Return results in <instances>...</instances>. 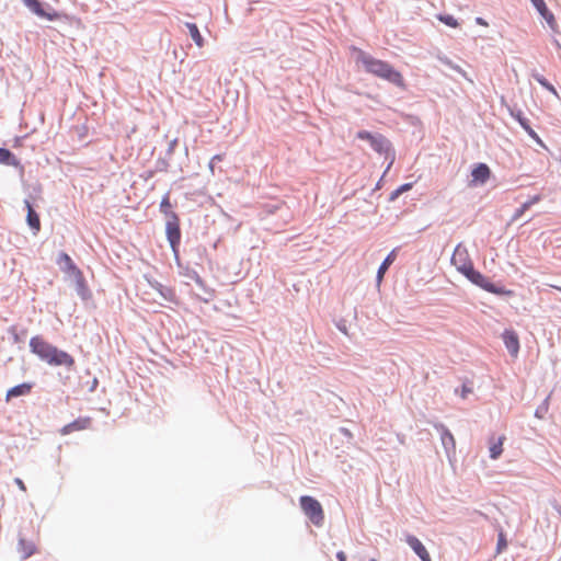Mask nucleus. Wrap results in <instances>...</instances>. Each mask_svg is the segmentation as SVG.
Returning <instances> with one entry per match:
<instances>
[{"instance_id":"nucleus-31","label":"nucleus","mask_w":561,"mask_h":561,"mask_svg":"<svg viewBox=\"0 0 561 561\" xmlns=\"http://www.w3.org/2000/svg\"><path fill=\"white\" fill-rule=\"evenodd\" d=\"M531 77L534 78L535 81H537L542 88L546 87L547 83H549V81L540 73L538 72H533L531 73Z\"/></svg>"},{"instance_id":"nucleus-37","label":"nucleus","mask_w":561,"mask_h":561,"mask_svg":"<svg viewBox=\"0 0 561 561\" xmlns=\"http://www.w3.org/2000/svg\"><path fill=\"white\" fill-rule=\"evenodd\" d=\"M543 89L558 96L556 88L550 82L547 83L546 87H543Z\"/></svg>"},{"instance_id":"nucleus-10","label":"nucleus","mask_w":561,"mask_h":561,"mask_svg":"<svg viewBox=\"0 0 561 561\" xmlns=\"http://www.w3.org/2000/svg\"><path fill=\"white\" fill-rule=\"evenodd\" d=\"M476 388L477 382L474 379H461V387L459 392L460 399L469 401V403H476L479 400V397L474 392Z\"/></svg>"},{"instance_id":"nucleus-14","label":"nucleus","mask_w":561,"mask_h":561,"mask_svg":"<svg viewBox=\"0 0 561 561\" xmlns=\"http://www.w3.org/2000/svg\"><path fill=\"white\" fill-rule=\"evenodd\" d=\"M23 3L32 11L34 12L36 15L41 16V18H45L49 21H54L57 19V13H47L43 10L42 8V3L38 1V0H22Z\"/></svg>"},{"instance_id":"nucleus-41","label":"nucleus","mask_w":561,"mask_h":561,"mask_svg":"<svg viewBox=\"0 0 561 561\" xmlns=\"http://www.w3.org/2000/svg\"><path fill=\"white\" fill-rule=\"evenodd\" d=\"M447 438H448L449 442L453 443L454 438H453V436L450 434L447 435Z\"/></svg>"},{"instance_id":"nucleus-18","label":"nucleus","mask_w":561,"mask_h":561,"mask_svg":"<svg viewBox=\"0 0 561 561\" xmlns=\"http://www.w3.org/2000/svg\"><path fill=\"white\" fill-rule=\"evenodd\" d=\"M397 257V249H393L388 255L387 257L383 260V262L381 263V265L379 266L378 268V272H377V284L380 285L381 282H382V278L385 276V273L387 272V270L389 268V266L394 262Z\"/></svg>"},{"instance_id":"nucleus-24","label":"nucleus","mask_w":561,"mask_h":561,"mask_svg":"<svg viewBox=\"0 0 561 561\" xmlns=\"http://www.w3.org/2000/svg\"><path fill=\"white\" fill-rule=\"evenodd\" d=\"M152 287L167 300L175 301V291L170 287H164L160 283L152 284Z\"/></svg>"},{"instance_id":"nucleus-12","label":"nucleus","mask_w":561,"mask_h":561,"mask_svg":"<svg viewBox=\"0 0 561 561\" xmlns=\"http://www.w3.org/2000/svg\"><path fill=\"white\" fill-rule=\"evenodd\" d=\"M90 425H91L90 417H88V416L79 417V419L75 420L73 422L62 426L59 432L61 435L65 436V435L71 434L73 432L84 431V430L89 428Z\"/></svg>"},{"instance_id":"nucleus-20","label":"nucleus","mask_w":561,"mask_h":561,"mask_svg":"<svg viewBox=\"0 0 561 561\" xmlns=\"http://www.w3.org/2000/svg\"><path fill=\"white\" fill-rule=\"evenodd\" d=\"M503 440L504 437H499L496 440H494V437H492V442L489 448L490 451V458L495 460L497 459L502 453H503Z\"/></svg>"},{"instance_id":"nucleus-33","label":"nucleus","mask_w":561,"mask_h":561,"mask_svg":"<svg viewBox=\"0 0 561 561\" xmlns=\"http://www.w3.org/2000/svg\"><path fill=\"white\" fill-rule=\"evenodd\" d=\"M539 201H541V196L539 194L531 196L528 201L525 202V204L528 205L530 208L533 205L537 204Z\"/></svg>"},{"instance_id":"nucleus-7","label":"nucleus","mask_w":561,"mask_h":561,"mask_svg":"<svg viewBox=\"0 0 561 561\" xmlns=\"http://www.w3.org/2000/svg\"><path fill=\"white\" fill-rule=\"evenodd\" d=\"M165 233L172 250L176 252L181 240V230L179 218L174 213H171V219L165 225Z\"/></svg>"},{"instance_id":"nucleus-5","label":"nucleus","mask_w":561,"mask_h":561,"mask_svg":"<svg viewBox=\"0 0 561 561\" xmlns=\"http://www.w3.org/2000/svg\"><path fill=\"white\" fill-rule=\"evenodd\" d=\"M458 273H461L470 283L482 289L484 288V284L489 280L488 277L474 268L470 261L458 265Z\"/></svg>"},{"instance_id":"nucleus-2","label":"nucleus","mask_w":561,"mask_h":561,"mask_svg":"<svg viewBox=\"0 0 561 561\" xmlns=\"http://www.w3.org/2000/svg\"><path fill=\"white\" fill-rule=\"evenodd\" d=\"M30 348L33 354L50 366H65L67 368L75 366V358L70 354L59 350L39 335L31 337Z\"/></svg>"},{"instance_id":"nucleus-9","label":"nucleus","mask_w":561,"mask_h":561,"mask_svg":"<svg viewBox=\"0 0 561 561\" xmlns=\"http://www.w3.org/2000/svg\"><path fill=\"white\" fill-rule=\"evenodd\" d=\"M502 340L508 354L516 357L520 348L518 334L513 329H505L502 333Z\"/></svg>"},{"instance_id":"nucleus-23","label":"nucleus","mask_w":561,"mask_h":561,"mask_svg":"<svg viewBox=\"0 0 561 561\" xmlns=\"http://www.w3.org/2000/svg\"><path fill=\"white\" fill-rule=\"evenodd\" d=\"M186 27H187L188 33H190L192 39L194 41V43L198 47H203L204 46V38L201 35L197 25L195 23H186Z\"/></svg>"},{"instance_id":"nucleus-30","label":"nucleus","mask_w":561,"mask_h":561,"mask_svg":"<svg viewBox=\"0 0 561 561\" xmlns=\"http://www.w3.org/2000/svg\"><path fill=\"white\" fill-rule=\"evenodd\" d=\"M170 207H171L170 197H169V195H165L161 201L160 209L162 213L168 214Z\"/></svg>"},{"instance_id":"nucleus-13","label":"nucleus","mask_w":561,"mask_h":561,"mask_svg":"<svg viewBox=\"0 0 561 561\" xmlns=\"http://www.w3.org/2000/svg\"><path fill=\"white\" fill-rule=\"evenodd\" d=\"M405 541L422 561H432L426 548L415 536H407Z\"/></svg>"},{"instance_id":"nucleus-22","label":"nucleus","mask_w":561,"mask_h":561,"mask_svg":"<svg viewBox=\"0 0 561 561\" xmlns=\"http://www.w3.org/2000/svg\"><path fill=\"white\" fill-rule=\"evenodd\" d=\"M483 290L497 295V296H504V295H511L512 291L506 289L504 286H499L494 283H492L490 279L488 283L484 284Z\"/></svg>"},{"instance_id":"nucleus-19","label":"nucleus","mask_w":561,"mask_h":561,"mask_svg":"<svg viewBox=\"0 0 561 561\" xmlns=\"http://www.w3.org/2000/svg\"><path fill=\"white\" fill-rule=\"evenodd\" d=\"M36 551V547L33 542L25 539H20L18 543V552L22 560H25L33 556Z\"/></svg>"},{"instance_id":"nucleus-11","label":"nucleus","mask_w":561,"mask_h":561,"mask_svg":"<svg viewBox=\"0 0 561 561\" xmlns=\"http://www.w3.org/2000/svg\"><path fill=\"white\" fill-rule=\"evenodd\" d=\"M533 5L536 8L538 13L542 19L546 20L548 26L553 31L557 32V22L554 19L553 13L548 9L545 0H530Z\"/></svg>"},{"instance_id":"nucleus-27","label":"nucleus","mask_w":561,"mask_h":561,"mask_svg":"<svg viewBox=\"0 0 561 561\" xmlns=\"http://www.w3.org/2000/svg\"><path fill=\"white\" fill-rule=\"evenodd\" d=\"M548 412V398L535 410V416L537 419H543Z\"/></svg>"},{"instance_id":"nucleus-34","label":"nucleus","mask_w":561,"mask_h":561,"mask_svg":"<svg viewBox=\"0 0 561 561\" xmlns=\"http://www.w3.org/2000/svg\"><path fill=\"white\" fill-rule=\"evenodd\" d=\"M216 160H217V161H221V160H222V156H221V154H216V156H214V157L211 158L210 163H209V168H210L211 172L214 171V162H215Z\"/></svg>"},{"instance_id":"nucleus-40","label":"nucleus","mask_w":561,"mask_h":561,"mask_svg":"<svg viewBox=\"0 0 561 561\" xmlns=\"http://www.w3.org/2000/svg\"><path fill=\"white\" fill-rule=\"evenodd\" d=\"M457 248H458V256H461L462 255V253H461V243H458Z\"/></svg>"},{"instance_id":"nucleus-3","label":"nucleus","mask_w":561,"mask_h":561,"mask_svg":"<svg viewBox=\"0 0 561 561\" xmlns=\"http://www.w3.org/2000/svg\"><path fill=\"white\" fill-rule=\"evenodd\" d=\"M300 507L309 520L317 527L324 523V512L318 500L309 495H302L299 499Z\"/></svg>"},{"instance_id":"nucleus-35","label":"nucleus","mask_w":561,"mask_h":561,"mask_svg":"<svg viewBox=\"0 0 561 561\" xmlns=\"http://www.w3.org/2000/svg\"><path fill=\"white\" fill-rule=\"evenodd\" d=\"M458 75H461L466 80H468L471 84H473V80L468 77L467 72L463 71L460 67L457 68Z\"/></svg>"},{"instance_id":"nucleus-39","label":"nucleus","mask_w":561,"mask_h":561,"mask_svg":"<svg viewBox=\"0 0 561 561\" xmlns=\"http://www.w3.org/2000/svg\"><path fill=\"white\" fill-rule=\"evenodd\" d=\"M336 558L339 561H346V554L343 551H339Z\"/></svg>"},{"instance_id":"nucleus-38","label":"nucleus","mask_w":561,"mask_h":561,"mask_svg":"<svg viewBox=\"0 0 561 561\" xmlns=\"http://www.w3.org/2000/svg\"><path fill=\"white\" fill-rule=\"evenodd\" d=\"M474 22L479 25L488 26V22L483 18L477 16Z\"/></svg>"},{"instance_id":"nucleus-21","label":"nucleus","mask_w":561,"mask_h":561,"mask_svg":"<svg viewBox=\"0 0 561 561\" xmlns=\"http://www.w3.org/2000/svg\"><path fill=\"white\" fill-rule=\"evenodd\" d=\"M0 163L13 167H18L20 164L15 156L5 148H0Z\"/></svg>"},{"instance_id":"nucleus-17","label":"nucleus","mask_w":561,"mask_h":561,"mask_svg":"<svg viewBox=\"0 0 561 561\" xmlns=\"http://www.w3.org/2000/svg\"><path fill=\"white\" fill-rule=\"evenodd\" d=\"M31 390H32L31 383L25 382V383L14 386L7 391L5 401L9 402L12 398L26 396L31 392Z\"/></svg>"},{"instance_id":"nucleus-25","label":"nucleus","mask_w":561,"mask_h":561,"mask_svg":"<svg viewBox=\"0 0 561 561\" xmlns=\"http://www.w3.org/2000/svg\"><path fill=\"white\" fill-rule=\"evenodd\" d=\"M507 548V539L503 529L497 533L496 553H502Z\"/></svg>"},{"instance_id":"nucleus-4","label":"nucleus","mask_w":561,"mask_h":561,"mask_svg":"<svg viewBox=\"0 0 561 561\" xmlns=\"http://www.w3.org/2000/svg\"><path fill=\"white\" fill-rule=\"evenodd\" d=\"M511 116L518 122L520 127L527 133V135L540 147L546 148L545 142L539 135L531 128L528 118L525 117L523 111L516 106L508 107Z\"/></svg>"},{"instance_id":"nucleus-6","label":"nucleus","mask_w":561,"mask_h":561,"mask_svg":"<svg viewBox=\"0 0 561 561\" xmlns=\"http://www.w3.org/2000/svg\"><path fill=\"white\" fill-rule=\"evenodd\" d=\"M357 138L369 141L371 148L378 153L387 152L390 148L389 141L381 135H373L369 131L360 130L357 133Z\"/></svg>"},{"instance_id":"nucleus-16","label":"nucleus","mask_w":561,"mask_h":561,"mask_svg":"<svg viewBox=\"0 0 561 561\" xmlns=\"http://www.w3.org/2000/svg\"><path fill=\"white\" fill-rule=\"evenodd\" d=\"M25 207L27 209L26 221L27 225L34 230V233H37L41 230V220L38 214L33 209L30 201H24Z\"/></svg>"},{"instance_id":"nucleus-36","label":"nucleus","mask_w":561,"mask_h":561,"mask_svg":"<svg viewBox=\"0 0 561 561\" xmlns=\"http://www.w3.org/2000/svg\"><path fill=\"white\" fill-rule=\"evenodd\" d=\"M14 482H15V484L19 486V489H20L21 491H23V492H25V491H26V486H25L24 482H23L20 478H16V479L14 480Z\"/></svg>"},{"instance_id":"nucleus-15","label":"nucleus","mask_w":561,"mask_h":561,"mask_svg":"<svg viewBox=\"0 0 561 561\" xmlns=\"http://www.w3.org/2000/svg\"><path fill=\"white\" fill-rule=\"evenodd\" d=\"M58 263L64 264V270L71 276H75L76 278H82L81 271L77 267L72 259L67 253H60Z\"/></svg>"},{"instance_id":"nucleus-29","label":"nucleus","mask_w":561,"mask_h":561,"mask_svg":"<svg viewBox=\"0 0 561 561\" xmlns=\"http://www.w3.org/2000/svg\"><path fill=\"white\" fill-rule=\"evenodd\" d=\"M529 207L527 204L523 203L518 208L515 209L512 219L517 220L519 219L526 210H528Z\"/></svg>"},{"instance_id":"nucleus-32","label":"nucleus","mask_w":561,"mask_h":561,"mask_svg":"<svg viewBox=\"0 0 561 561\" xmlns=\"http://www.w3.org/2000/svg\"><path fill=\"white\" fill-rule=\"evenodd\" d=\"M439 20L443 21L444 23H446L449 26H453V27L456 26V20L453 16H450V15H448V16H439Z\"/></svg>"},{"instance_id":"nucleus-28","label":"nucleus","mask_w":561,"mask_h":561,"mask_svg":"<svg viewBox=\"0 0 561 561\" xmlns=\"http://www.w3.org/2000/svg\"><path fill=\"white\" fill-rule=\"evenodd\" d=\"M184 275L187 276L188 278L193 279L198 286H201V287L204 286V280L198 275V273L195 272L194 270H187Z\"/></svg>"},{"instance_id":"nucleus-26","label":"nucleus","mask_w":561,"mask_h":561,"mask_svg":"<svg viewBox=\"0 0 561 561\" xmlns=\"http://www.w3.org/2000/svg\"><path fill=\"white\" fill-rule=\"evenodd\" d=\"M412 188V184L411 183H405V184H402L401 186H399L396 191H393L390 195V199L391 201H394L396 198H398L402 193L409 191Z\"/></svg>"},{"instance_id":"nucleus-8","label":"nucleus","mask_w":561,"mask_h":561,"mask_svg":"<svg viewBox=\"0 0 561 561\" xmlns=\"http://www.w3.org/2000/svg\"><path fill=\"white\" fill-rule=\"evenodd\" d=\"M491 176V169L486 163H476L471 170V181L469 186H481L488 182Z\"/></svg>"},{"instance_id":"nucleus-1","label":"nucleus","mask_w":561,"mask_h":561,"mask_svg":"<svg viewBox=\"0 0 561 561\" xmlns=\"http://www.w3.org/2000/svg\"><path fill=\"white\" fill-rule=\"evenodd\" d=\"M352 50L355 54L356 62L362 64L366 72L387 80L398 87H404L402 75L394 70L390 64L368 55L360 48L353 47Z\"/></svg>"},{"instance_id":"nucleus-42","label":"nucleus","mask_w":561,"mask_h":561,"mask_svg":"<svg viewBox=\"0 0 561 561\" xmlns=\"http://www.w3.org/2000/svg\"><path fill=\"white\" fill-rule=\"evenodd\" d=\"M554 43L561 49V45L559 44V42L557 39H554Z\"/></svg>"}]
</instances>
